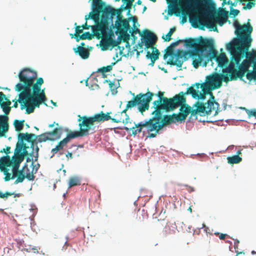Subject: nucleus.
<instances>
[{"label":"nucleus","mask_w":256,"mask_h":256,"mask_svg":"<svg viewBox=\"0 0 256 256\" xmlns=\"http://www.w3.org/2000/svg\"><path fill=\"white\" fill-rule=\"evenodd\" d=\"M115 64L116 62H113L110 65L107 66H103L99 68L98 72H102L103 74L106 72H110L112 70V65H114Z\"/></svg>","instance_id":"obj_39"},{"label":"nucleus","mask_w":256,"mask_h":256,"mask_svg":"<svg viewBox=\"0 0 256 256\" xmlns=\"http://www.w3.org/2000/svg\"><path fill=\"white\" fill-rule=\"evenodd\" d=\"M238 0H234V2H232V0H228V4L231 5V6H236L237 5V4L238 2Z\"/></svg>","instance_id":"obj_51"},{"label":"nucleus","mask_w":256,"mask_h":256,"mask_svg":"<svg viewBox=\"0 0 256 256\" xmlns=\"http://www.w3.org/2000/svg\"><path fill=\"white\" fill-rule=\"evenodd\" d=\"M104 82H108V85L111 90L112 93V94H115L116 93V88H113L114 86V82H110L108 80H105Z\"/></svg>","instance_id":"obj_44"},{"label":"nucleus","mask_w":256,"mask_h":256,"mask_svg":"<svg viewBox=\"0 0 256 256\" xmlns=\"http://www.w3.org/2000/svg\"><path fill=\"white\" fill-rule=\"evenodd\" d=\"M78 116L79 117L78 122H79L78 126L80 128V130L74 132L70 131V132L68 134L66 137L60 142L54 148L52 149V152L54 154H56L59 150L62 149L70 139L78 137L87 136L90 134L87 127L89 126L92 122L86 118L82 119V116L80 115H78Z\"/></svg>","instance_id":"obj_11"},{"label":"nucleus","mask_w":256,"mask_h":256,"mask_svg":"<svg viewBox=\"0 0 256 256\" xmlns=\"http://www.w3.org/2000/svg\"><path fill=\"white\" fill-rule=\"evenodd\" d=\"M200 88H202V92L207 94L210 92V90H214L211 88L210 84H208V81H206V82L202 83L200 85Z\"/></svg>","instance_id":"obj_37"},{"label":"nucleus","mask_w":256,"mask_h":256,"mask_svg":"<svg viewBox=\"0 0 256 256\" xmlns=\"http://www.w3.org/2000/svg\"><path fill=\"white\" fill-rule=\"evenodd\" d=\"M82 26V28L83 30H88L90 28V27L92 28V26L88 25L87 24V20H86V22H85V24L82 26Z\"/></svg>","instance_id":"obj_54"},{"label":"nucleus","mask_w":256,"mask_h":256,"mask_svg":"<svg viewBox=\"0 0 256 256\" xmlns=\"http://www.w3.org/2000/svg\"><path fill=\"white\" fill-rule=\"evenodd\" d=\"M62 133V128L61 127L56 128L52 131L48 132L52 141L60 139Z\"/></svg>","instance_id":"obj_26"},{"label":"nucleus","mask_w":256,"mask_h":256,"mask_svg":"<svg viewBox=\"0 0 256 256\" xmlns=\"http://www.w3.org/2000/svg\"><path fill=\"white\" fill-rule=\"evenodd\" d=\"M17 177V178L14 182V184H18L20 182H22L25 178L28 180H33L34 178V176L32 172H30L27 166H24L22 170H19V168H12V174L9 172L4 177V180L7 182L10 180L14 179Z\"/></svg>","instance_id":"obj_13"},{"label":"nucleus","mask_w":256,"mask_h":256,"mask_svg":"<svg viewBox=\"0 0 256 256\" xmlns=\"http://www.w3.org/2000/svg\"><path fill=\"white\" fill-rule=\"evenodd\" d=\"M210 96L212 100H208L206 103L203 104L200 102H196L195 104L196 110L198 113H204L206 114H210L213 110H216L215 114H217L216 108L218 106V104L216 102L214 99V96L212 93H210Z\"/></svg>","instance_id":"obj_15"},{"label":"nucleus","mask_w":256,"mask_h":256,"mask_svg":"<svg viewBox=\"0 0 256 256\" xmlns=\"http://www.w3.org/2000/svg\"><path fill=\"white\" fill-rule=\"evenodd\" d=\"M182 42V40H178V41H177V42H172V43L170 44V46L171 48H174H174L175 46H177L179 44V43H180V42Z\"/></svg>","instance_id":"obj_53"},{"label":"nucleus","mask_w":256,"mask_h":256,"mask_svg":"<svg viewBox=\"0 0 256 256\" xmlns=\"http://www.w3.org/2000/svg\"><path fill=\"white\" fill-rule=\"evenodd\" d=\"M237 77L234 76L232 73V66L231 62L228 66L224 68L222 74H214L207 76L206 81L210 84L212 89H218L222 86V81L227 83L230 80H236Z\"/></svg>","instance_id":"obj_12"},{"label":"nucleus","mask_w":256,"mask_h":256,"mask_svg":"<svg viewBox=\"0 0 256 256\" xmlns=\"http://www.w3.org/2000/svg\"><path fill=\"white\" fill-rule=\"evenodd\" d=\"M185 45L193 50L190 51V54L192 59L193 66L197 68L204 62L206 66L210 56V50L213 48L212 40L200 36L198 38H191L184 41Z\"/></svg>","instance_id":"obj_6"},{"label":"nucleus","mask_w":256,"mask_h":256,"mask_svg":"<svg viewBox=\"0 0 256 256\" xmlns=\"http://www.w3.org/2000/svg\"><path fill=\"white\" fill-rule=\"evenodd\" d=\"M24 154L18 155L14 154L12 158L10 159L12 168H19L20 163L24 160Z\"/></svg>","instance_id":"obj_24"},{"label":"nucleus","mask_w":256,"mask_h":256,"mask_svg":"<svg viewBox=\"0 0 256 256\" xmlns=\"http://www.w3.org/2000/svg\"><path fill=\"white\" fill-rule=\"evenodd\" d=\"M94 36V34H92L89 32H85L76 38V42H79L80 40H92Z\"/></svg>","instance_id":"obj_36"},{"label":"nucleus","mask_w":256,"mask_h":256,"mask_svg":"<svg viewBox=\"0 0 256 256\" xmlns=\"http://www.w3.org/2000/svg\"><path fill=\"white\" fill-rule=\"evenodd\" d=\"M11 165L12 162L9 156H6L0 158V170L4 172L5 176L9 173L8 167L11 166Z\"/></svg>","instance_id":"obj_18"},{"label":"nucleus","mask_w":256,"mask_h":256,"mask_svg":"<svg viewBox=\"0 0 256 256\" xmlns=\"http://www.w3.org/2000/svg\"><path fill=\"white\" fill-rule=\"evenodd\" d=\"M239 243H240V241L238 240H236L234 243V248L235 250V252H236L238 254L242 253L241 252H239L238 250Z\"/></svg>","instance_id":"obj_49"},{"label":"nucleus","mask_w":256,"mask_h":256,"mask_svg":"<svg viewBox=\"0 0 256 256\" xmlns=\"http://www.w3.org/2000/svg\"><path fill=\"white\" fill-rule=\"evenodd\" d=\"M154 96V94L150 92L145 94L140 93L136 95L132 100L128 102L125 108L122 111L116 114L113 118H112L110 116L111 112L104 114L102 111H101L100 112L92 116H83L82 117V118L84 119V118H86L92 122L89 126L87 127L90 134H92L94 132V126L95 122H100L111 120L114 122H122L124 124H128L130 120L129 116L126 114L127 110L138 106L139 112L142 114H143L144 112L148 110L150 102L152 100Z\"/></svg>","instance_id":"obj_2"},{"label":"nucleus","mask_w":256,"mask_h":256,"mask_svg":"<svg viewBox=\"0 0 256 256\" xmlns=\"http://www.w3.org/2000/svg\"><path fill=\"white\" fill-rule=\"evenodd\" d=\"M240 2H248L247 4L243 7V9H251L255 5L256 0H239Z\"/></svg>","instance_id":"obj_38"},{"label":"nucleus","mask_w":256,"mask_h":256,"mask_svg":"<svg viewBox=\"0 0 256 256\" xmlns=\"http://www.w3.org/2000/svg\"><path fill=\"white\" fill-rule=\"evenodd\" d=\"M170 55L168 54H167L166 52V53L164 54V60H166L168 57V56H169Z\"/></svg>","instance_id":"obj_60"},{"label":"nucleus","mask_w":256,"mask_h":256,"mask_svg":"<svg viewBox=\"0 0 256 256\" xmlns=\"http://www.w3.org/2000/svg\"><path fill=\"white\" fill-rule=\"evenodd\" d=\"M36 77V71L24 68L18 74L20 82L15 86V90L20 92V109L25 108L27 114L32 113L36 108H39L46 100L44 90H41L43 78H39L34 84Z\"/></svg>","instance_id":"obj_1"},{"label":"nucleus","mask_w":256,"mask_h":256,"mask_svg":"<svg viewBox=\"0 0 256 256\" xmlns=\"http://www.w3.org/2000/svg\"><path fill=\"white\" fill-rule=\"evenodd\" d=\"M12 195H14V197L20 196V194H14L8 192H6L4 193H2V192L0 191V198H7L9 196H11Z\"/></svg>","instance_id":"obj_40"},{"label":"nucleus","mask_w":256,"mask_h":256,"mask_svg":"<svg viewBox=\"0 0 256 256\" xmlns=\"http://www.w3.org/2000/svg\"><path fill=\"white\" fill-rule=\"evenodd\" d=\"M46 140L52 141L48 132H46L38 136H36V144L38 142H46Z\"/></svg>","instance_id":"obj_29"},{"label":"nucleus","mask_w":256,"mask_h":256,"mask_svg":"<svg viewBox=\"0 0 256 256\" xmlns=\"http://www.w3.org/2000/svg\"><path fill=\"white\" fill-rule=\"evenodd\" d=\"M124 129L126 131L131 130L132 134L134 136H136L142 132L143 135L148 134L149 136L150 134H153L152 132H154L150 119L144 122H140L135 124L134 126L132 128H128L126 127Z\"/></svg>","instance_id":"obj_16"},{"label":"nucleus","mask_w":256,"mask_h":256,"mask_svg":"<svg viewBox=\"0 0 256 256\" xmlns=\"http://www.w3.org/2000/svg\"><path fill=\"white\" fill-rule=\"evenodd\" d=\"M19 100H20V94H18V100L14 99L12 100L13 102H14L13 107L15 108H17L18 107V102H19Z\"/></svg>","instance_id":"obj_55"},{"label":"nucleus","mask_w":256,"mask_h":256,"mask_svg":"<svg viewBox=\"0 0 256 256\" xmlns=\"http://www.w3.org/2000/svg\"><path fill=\"white\" fill-rule=\"evenodd\" d=\"M184 60L185 59L178 58V57H176L175 60H174V58L172 57V58L167 62V64L173 66H176L180 68L179 70H180Z\"/></svg>","instance_id":"obj_28"},{"label":"nucleus","mask_w":256,"mask_h":256,"mask_svg":"<svg viewBox=\"0 0 256 256\" xmlns=\"http://www.w3.org/2000/svg\"><path fill=\"white\" fill-rule=\"evenodd\" d=\"M186 54V52H185L182 50H177L176 54H175V56L176 57L184 59V58Z\"/></svg>","instance_id":"obj_45"},{"label":"nucleus","mask_w":256,"mask_h":256,"mask_svg":"<svg viewBox=\"0 0 256 256\" xmlns=\"http://www.w3.org/2000/svg\"><path fill=\"white\" fill-rule=\"evenodd\" d=\"M66 156L68 158H72V154L71 152H68V154H66Z\"/></svg>","instance_id":"obj_59"},{"label":"nucleus","mask_w":256,"mask_h":256,"mask_svg":"<svg viewBox=\"0 0 256 256\" xmlns=\"http://www.w3.org/2000/svg\"><path fill=\"white\" fill-rule=\"evenodd\" d=\"M191 94L193 98L200 99V100H204L206 97V92H200L198 90H196L194 89L193 86H190V88H187V90L186 92H184V94Z\"/></svg>","instance_id":"obj_20"},{"label":"nucleus","mask_w":256,"mask_h":256,"mask_svg":"<svg viewBox=\"0 0 256 256\" xmlns=\"http://www.w3.org/2000/svg\"><path fill=\"white\" fill-rule=\"evenodd\" d=\"M248 114L250 116H254L256 118V110H248Z\"/></svg>","instance_id":"obj_52"},{"label":"nucleus","mask_w":256,"mask_h":256,"mask_svg":"<svg viewBox=\"0 0 256 256\" xmlns=\"http://www.w3.org/2000/svg\"><path fill=\"white\" fill-rule=\"evenodd\" d=\"M148 218V214L145 212L138 210L136 213V220L138 222L141 223L144 222V220Z\"/></svg>","instance_id":"obj_30"},{"label":"nucleus","mask_w":256,"mask_h":256,"mask_svg":"<svg viewBox=\"0 0 256 256\" xmlns=\"http://www.w3.org/2000/svg\"><path fill=\"white\" fill-rule=\"evenodd\" d=\"M134 0H126V2H127V6H130L132 5V4L134 2Z\"/></svg>","instance_id":"obj_57"},{"label":"nucleus","mask_w":256,"mask_h":256,"mask_svg":"<svg viewBox=\"0 0 256 256\" xmlns=\"http://www.w3.org/2000/svg\"><path fill=\"white\" fill-rule=\"evenodd\" d=\"M166 52L170 56H173L174 54V49L168 46L166 50Z\"/></svg>","instance_id":"obj_48"},{"label":"nucleus","mask_w":256,"mask_h":256,"mask_svg":"<svg viewBox=\"0 0 256 256\" xmlns=\"http://www.w3.org/2000/svg\"><path fill=\"white\" fill-rule=\"evenodd\" d=\"M244 50L231 54V63L232 73L236 78L242 79L246 74L248 80H256V52H248Z\"/></svg>","instance_id":"obj_4"},{"label":"nucleus","mask_w":256,"mask_h":256,"mask_svg":"<svg viewBox=\"0 0 256 256\" xmlns=\"http://www.w3.org/2000/svg\"><path fill=\"white\" fill-rule=\"evenodd\" d=\"M186 18H183L182 19V23H184L186 22Z\"/></svg>","instance_id":"obj_63"},{"label":"nucleus","mask_w":256,"mask_h":256,"mask_svg":"<svg viewBox=\"0 0 256 256\" xmlns=\"http://www.w3.org/2000/svg\"><path fill=\"white\" fill-rule=\"evenodd\" d=\"M142 1L140 0H138L136 2L137 4L138 5H140L142 4Z\"/></svg>","instance_id":"obj_62"},{"label":"nucleus","mask_w":256,"mask_h":256,"mask_svg":"<svg viewBox=\"0 0 256 256\" xmlns=\"http://www.w3.org/2000/svg\"><path fill=\"white\" fill-rule=\"evenodd\" d=\"M73 50L76 54H78L79 56L83 59H86L89 57V51L84 47L78 46L77 48H74Z\"/></svg>","instance_id":"obj_25"},{"label":"nucleus","mask_w":256,"mask_h":256,"mask_svg":"<svg viewBox=\"0 0 256 256\" xmlns=\"http://www.w3.org/2000/svg\"><path fill=\"white\" fill-rule=\"evenodd\" d=\"M234 26L238 38H234L226 44V49L230 54L246 49L248 50L252 42L251 34L253 28L249 22L241 26L237 20H235Z\"/></svg>","instance_id":"obj_7"},{"label":"nucleus","mask_w":256,"mask_h":256,"mask_svg":"<svg viewBox=\"0 0 256 256\" xmlns=\"http://www.w3.org/2000/svg\"><path fill=\"white\" fill-rule=\"evenodd\" d=\"M24 120H14V126L17 132L21 131L24 128Z\"/></svg>","instance_id":"obj_34"},{"label":"nucleus","mask_w":256,"mask_h":256,"mask_svg":"<svg viewBox=\"0 0 256 256\" xmlns=\"http://www.w3.org/2000/svg\"><path fill=\"white\" fill-rule=\"evenodd\" d=\"M240 10H238L234 9L232 8H230V14L232 15L234 17L236 16L240 13Z\"/></svg>","instance_id":"obj_47"},{"label":"nucleus","mask_w":256,"mask_h":256,"mask_svg":"<svg viewBox=\"0 0 256 256\" xmlns=\"http://www.w3.org/2000/svg\"><path fill=\"white\" fill-rule=\"evenodd\" d=\"M111 32L112 30L110 29V30L108 32V34ZM101 38H102L101 45L102 50L107 49L109 46H112L114 47L118 45V42L112 38H108V34L107 36H103Z\"/></svg>","instance_id":"obj_19"},{"label":"nucleus","mask_w":256,"mask_h":256,"mask_svg":"<svg viewBox=\"0 0 256 256\" xmlns=\"http://www.w3.org/2000/svg\"><path fill=\"white\" fill-rule=\"evenodd\" d=\"M10 147L7 146L6 149L4 148L3 150H1L0 152H4L5 153H6V154H8L10 153Z\"/></svg>","instance_id":"obj_56"},{"label":"nucleus","mask_w":256,"mask_h":256,"mask_svg":"<svg viewBox=\"0 0 256 256\" xmlns=\"http://www.w3.org/2000/svg\"><path fill=\"white\" fill-rule=\"evenodd\" d=\"M116 28L118 32L122 36L124 42L128 41L130 38V36L128 31L130 28L129 21L127 19H122L120 13L117 16V20L115 23Z\"/></svg>","instance_id":"obj_14"},{"label":"nucleus","mask_w":256,"mask_h":256,"mask_svg":"<svg viewBox=\"0 0 256 256\" xmlns=\"http://www.w3.org/2000/svg\"><path fill=\"white\" fill-rule=\"evenodd\" d=\"M188 2L192 4L194 6V10L196 14L193 16H190V20L194 21L195 23L203 27L218 31L216 21L218 22L220 26H222L226 22L228 18V12L222 10L220 13H216V16L212 12H210L208 9L214 10L216 4L212 0H186Z\"/></svg>","instance_id":"obj_3"},{"label":"nucleus","mask_w":256,"mask_h":256,"mask_svg":"<svg viewBox=\"0 0 256 256\" xmlns=\"http://www.w3.org/2000/svg\"><path fill=\"white\" fill-rule=\"evenodd\" d=\"M34 138H36V136L35 134H28V133H20L18 136V140L19 141H22L24 142V140H26L28 142H31L32 144H34L35 142Z\"/></svg>","instance_id":"obj_23"},{"label":"nucleus","mask_w":256,"mask_h":256,"mask_svg":"<svg viewBox=\"0 0 256 256\" xmlns=\"http://www.w3.org/2000/svg\"><path fill=\"white\" fill-rule=\"evenodd\" d=\"M164 92H159L157 96L159 98L153 102L154 110H164L166 111L173 110L179 106L184 102H186V98L184 96V92H181L172 98H168L164 97Z\"/></svg>","instance_id":"obj_10"},{"label":"nucleus","mask_w":256,"mask_h":256,"mask_svg":"<svg viewBox=\"0 0 256 256\" xmlns=\"http://www.w3.org/2000/svg\"><path fill=\"white\" fill-rule=\"evenodd\" d=\"M26 144L22 141H18L14 150V154L18 155L24 154V156L28 154Z\"/></svg>","instance_id":"obj_22"},{"label":"nucleus","mask_w":256,"mask_h":256,"mask_svg":"<svg viewBox=\"0 0 256 256\" xmlns=\"http://www.w3.org/2000/svg\"><path fill=\"white\" fill-rule=\"evenodd\" d=\"M0 106L5 114L4 116L10 113L11 110V108L10 106H3L2 104H0Z\"/></svg>","instance_id":"obj_46"},{"label":"nucleus","mask_w":256,"mask_h":256,"mask_svg":"<svg viewBox=\"0 0 256 256\" xmlns=\"http://www.w3.org/2000/svg\"><path fill=\"white\" fill-rule=\"evenodd\" d=\"M92 12H90L88 16H86V20L91 18L94 21L96 25L92 26V32L98 39L107 36L108 32L110 30L109 28L110 20L112 22V26H114L113 18L115 15L121 13L122 10H116L109 6L105 8L92 6Z\"/></svg>","instance_id":"obj_5"},{"label":"nucleus","mask_w":256,"mask_h":256,"mask_svg":"<svg viewBox=\"0 0 256 256\" xmlns=\"http://www.w3.org/2000/svg\"><path fill=\"white\" fill-rule=\"evenodd\" d=\"M83 29L82 28V26H76L75 28V38L76 40V38H79L80 35V34L82 32Z\"/></svg>","instance_id":"obj_42"},{"label":"nucleus","mask_w":256,"mask_h":256,"mask_svg":"<svg viewBox=\"0 0 256 256\" xmlns=\"http://www.w3.org/2000/svg\"><path fill=\"white\" fill-rule=\"evenodd\" d=\"M11 104V101L6 97L4 92H0V104L10 106Z\"/></svg>","instance_id":"obj_33"},{"label":"nucleus","mask_w":256,"mask_h":256,"mask_svg":"<svg viewBox=\"0 0 256 256\" xmlns=\"http://www.w3.org/2000/svg\"><path fill=\"white\" fill-rule=\"evenodd\" d=\"M218 66L220 68H224L228 63V60L224 53L220 54L216 58Z\"/></svg>","instance_id":"obj_27"},{"label":"nucleus","mask_w":256,"mask_h":256,"mask_svg":"<svg viewBox=\"0 0 256 256\" xmlns=\"http://www.w3.org/2000/svg\"><path fill=\"white\" fill-rule=\"evenodd\" d=\"M222 6H224L226 4H228V2H226V0H222Z\"/></svg>","instance_id":"obj_61"},{"label":"nucleus","mask_w":256,"mask_h":256,"mask_svg":"<svg viewBox=\"0 0 256 256\" xmlns=\"http://www.w3.org/2000/svg\"><path fill=\"white\" fill-rule=\"evenodd\" d=\"M166 2L168 4L169 9L168 10V14L170 16L174 14L176 16H178L181 12L182 14H184V10H182L180 8L177 6V4H180V0H166Z\"/></svg>","instance_id":"obj_17"},{"label":"nucleus","mask_w":256,"mask_h":256,"mask_svg":"<svg viewBox=\"0 0 256 256\" xmlns=\"http://www.w3.org/2000/svg\"><path fill=\"white\" fill-rule=\"evenodd\" d=\"M176 28H170L169 30V32L166 34V38H164V36H162V38L166 42H169L171 40V36L172 35L173 33L175 32Z\"/></svg>","instance_id":"obj_41"},{"label":"nucleus","mask_w":256,"mask_h":256,"mask_svg":"<svg viewBox=\"0 0 256 256\" xmlns=\"http://www.w3.org/2000/svg\"><path fill=\"white\" fill-rule=\"evenodd\" d=\"M134 29L132 30H130L129 32L131 34L134 40L137 38L136 36H135V34L138 33L142 36V42L138 44L140 48H142L143 46L142 44L144 43L145 49L152 48V53H150V51H147L146 58L150 60L151 63L150 64L153 66L155 61L158 58L160 54L159 50L154 46L158 38L155 34L148 30H144V34H142L139 29L135 28L134 25Z\"/></svg>","instance_id":"obj_9"},{"label":"nucleus","mask_w":256,"mask_h":256,"mask_svg":"<svg viewBox=\"0 0 256 256\" xmlns=\"http://www.w3.org/2000/svg\"><path fill=\"white\" fill-rule=\"evenodd\" d=\"M242 160V158L238 155L228 158V162L230 164H238Z\"/></svg>","instance_id":"obj_35"},{"label":"nucleus","mask_w":256,"mask_h":256,"mask_svg":"<svg viewBox=\"0 0 256 256\" xmlns=\"http://www.w3.org/2000/svg\"><path fill=\"white\" fill-rule=\"evenodd\" d=\"M55 122H54L52 124H49L48 126L50 128H52L54 125Z\"/></svg>","instance_id":"obj_64"},{"label":"nucleus","mask_w":256,"mask_h":256,"mask_svg":"<svg viewBox=\"0 0 256 256\" xmlns=\"http://www.w3.org/2000/svg\"><path fill=\"white\" fill-rule=\"evenodd\" d=\"M80 180L77 176H72L70 178L68 182V188H72L74 186H80Z\"/></svg>","instance_id":"obj_32"},{"label":"nucleus","mask_w":256,"mask_h":256,"mask_svg":"<svg viewBox=\"0 0 256 256\" xmlns=\"http://www.w3.org/2000/svg\"><path fill=\"white\" fill-rule=\"evenodd\" d=\"M214 234L218 236L220 240H224L226 236H227V234H220L218 232H216L214 233Z\"/></svg>","instance_id":"obj_50"},{"label":"nucleus","mask_w":256,"mask_h":256,"mask_svg":"<svg viewBox=\"0 0 256 256\" xmlns=\"http://www.w3.org/2000/svg\"><path fill=\"white\" fill-rule=\"evenodd\" d=\"M9 129L8 118L6 116H0V130L2 134H6Z\"/></svg>","instance_id":"obj_21"},{"label":"nucleus","mask_w":256,"mask_h":256,"mask_svg":"<svg viewBox=\"0 0 256 256\" xmlns=\"http://www.w3.org/2000/svg\"><path fill=\"white\" fill-rule=\"evenodd\" d=\"M185 110L186 109H184V108L180 107L178 114H174L171 116L164 115V118H162V110H159L158 108V110L153 111L152 114L154 116L152 118H150V120L154 132V134H150L147 136L150 138H155L159 131L162 130L164 126L176 122H182L186 120V116L188 112L185 111Z\"/></svg>","instance_id":"obj_8"},{"label":"nucleus","mask_w":256,"mask_h":256,"mask_svg":"<svg viewBox=\"0 0 256 256\" xmlns=\"http://www.w3.org/2000/svg\"><path fill=\"white\" fill-rule=\"evenodd\" d=\"M201 84L198 82H196L192 86L194 87V86H196V88L197 89L199 88L200 87Z\"/></svg>","instance_id":"obj_58"},{"label":"nucleus","mask_w":256,"mask_h":256,"mask_svg":"<svg viewBox=\"0 0 256 256\" xmlns=\"http://www.w3.org/2000/svg\"><path fill=\"white\" fill-rule=\"evenodd\" d=\"M179 106L182 107L184 108V109H186L185 111L188 112V114L186 116V118L188 116V114H191L192 116H195L196 114L198 113V111L196 110V108L194 110H192V108L190 106H189L188 104H186V102H184L182 103L181 105H180Z\"/></svg>","instance_id":"obj_31"},{"label":"nucleus","mask_w":256,"mask_h":256,"mask_svg":"<svg viewBox=\"0 0 256 256\" xmlns=\"http://www.w3.org/2000/svg\"><path fill=\"white\" fill-rule=\"evenodd\" d=\"M92 6H101L105 8V4L102 0H92Z\"/></svg>","instance_id":"obj_43"}]
</instances>
